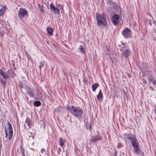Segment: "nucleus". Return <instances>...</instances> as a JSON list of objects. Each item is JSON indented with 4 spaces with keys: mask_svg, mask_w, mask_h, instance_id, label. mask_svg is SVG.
<instances>
[{
    "mask_svg": "<svg viewBox=\"0 0 156 156\" xmlns=\"http://www.w3.org/2000/svg\"><path fill=\"white\" fill-rule=\"evenodd\" d=\"M33 103L34 105L37 107L39 106L41 104V102L39 101H35Z\"/></svg>",
    "mask_w": 156,
    "mask_h": 156,
    "instance_id": "20",
    "label": "nucleus"
},
{
    "mask_svg": "<svg viewBox=\"0 0 156 156\" xmlns=\"http://www.w3.org/2000/svg\"><path fill=\"white\" fill-rule=\"evenodd\" d=\"M114 149L115 150V153L113 155V156H117V150H116V149L115 148H114Z\"/></svg>",
    "mask_w": 156,
    "mask_h": 156,
    "instance_id": "27",
    "label": "nucleus"
},
{
    "mask_svg": "<svg viewBox=\"0 0 156 156\" xmlns=\"http://www.w3.org/2000/svg\"><path fill=\"white\" fill-rule=\"evenodd\" d=\"M36 94L37 95V99L41 100L42 98V94L40 91L37 90L36 91Z\"/></svg>",
    "mask_w": 156,
    "mask_h": 156,
    "instance_id": "13",
    "label": "nucleus"
},
{
    "mask_svg": "<svg viewBox=\"0 0 156 156\" xmlns=\"http://www.w3.org/2000/svg\"><path fill=\"white\" fill-rule=\"evenodd\" d=\"M20 87L21 88H23V85H22L21 84H20Z\"/></svg>",
    "mask_w": 156,
    "mask_h": 156,
    "instance_id": "43",
    "label": "nucleus"
},
{
    "mask_svg": "<svg viewBox=\"0 0 156 156\" xmlns=\"http://www.w3.org/2000/svg\"><path fill=\"white\" fill-rule=\"evenodd\" d=\"M59 143L60 145L62 146L64 144V141L63 140V139L62 137H60L59 139Z\"/></svg>",
    "mask_w": 156,
    "mask_h": 156,
    "instance_id": "23",
    "label": "nucleus"
},
{
    "mask_svg": "<svg viewBox=\"0 0 156 156\" xmlns=\"http://www.w3.org/2000/svg\"><path fill=\"white\" fill-rule=\"evenodd\" d=\"M1 138H0V146H1V145H2V143L1 142Z\"/></svg>",
    "mask_w": 156,
    "mask_h": 156,
    "instance_id": "41",
    "label": "nucleus"
},
{
    "mask_svg": "<svg viewBox=\"0 0 156 156\" xmlns=\"http://www.w3.org/2000/svg\"><path fill=\"white\" fill-rule=\"evenodd\" d=\"M20 149L21 154L24 153H25V149L23 147H20Z\"/></svg>",
    "mask_w": 156,
    "mask_h": 156,
    "instance_id": "24",
    "label": "nucleus"
},
{
    "mask_svg": "<svg viewBox=\"0 0 156 156\" xmlns=\"http://www.w3.org/2000/svg\"><path fill=\"white\" fill-rule=\"evenodd\" d=\"M50 8L55 13L58 14H59L60 11L56 7H55L54 4L52 3H51L50 4Z\"/></svg>",
    "mask_w": 156,
    "mask_h": 156,
    "instance_id": "11",
    "label": "nucleus"
},
{
    "mask_svg": "<svg viewBox=\"0 0 156 156\" xmlns=\"http://www.w3.org/2000/svg\"><path fill=\"white\" fill-rule=\"evenodd\" d=\"M148 66L147 65V64H145V67L146 68V69H148Z\"/></svg>",
    "mask_w": 156,
    "mask_h": 156,
    "instance_id": "31",
    "label": "nucleus"
},
{
    "mask_svg": "<svg viewBox=\"0 0 156 156\" xmlns=\"http://www.w3.org/2000/svg\"><path fill=\"white\" fill-rule=\"evenodd\" d=\"M45 64L44 61H42L40 62L39 69L40 71L41 70V68L44 67Z\"/></svg>",
    "mask_w": 156,
    "mask_h": 156,
    "instance_id": "19",
    "label": "nucleus"
},
{
    "mask_svg": "<svg viewBox=\"0 0 156 156\" xmlns=\"http://www.w3.org/2000/svg\"><path fill=\"white\" fill-rule=\"evenodd\" d=\"M27 94L30 97H34L35 96L34 90L32 88L29 87L27 88Z\"/></svg>",
    "mask_w": 156,
    "mask_h": 156,
    "instance_id": "8",
    "label": "nucleus"
},
{
    "mask_svg": "<svg viewBox=\"0 0 156 156\" xmlns=\"http://www.w3.org/2000/svg\"><path fill=\"white\" fill-rule=\"evenodd\" d=\"M120 51L122 52V55L126 58L128 57L131 54V51L129 48H126L125 49H120Z\"/></svg>",
    "mask_w": 156,
    "mask_h": 156,
    "instance_id": "6",
    "label": "nucleus"
},
{
    "mask_svg": "<svg viewBox=\"0 0 156 156\" xmlns=\"http://www.w3.org/2000/svg\"><path fill=\"white\" fill-rule=\"evenodd\" d=\"M131 33L130 30L128 28H125L122 31V34L126 38L129 37Z\"/></svg>",
    "mask_w": 156,
    "mask_h": 156,
    "instance_id": "5",
    "label": "nucleus"
},
{
    "mask_svg": "<svg viewBox=\"0 0 156 156\" xmlns=\"http://www.w3.org/2000/svg\"><path fill=\"white\" fill-rule=\"evenodd\" d=\"M119 16L117 14L113 15L112 18V22L115 25H117L119 23Z\"/></svg>",
    "mask_w": 156,
    "mask_h": 156,
    "instance_id": "7",
    "label": "nucleus"
},
{
    "mask_svg": "<svg viewBox=\"0 0 156 156\" xmlns=\"http://www.w3.org/2000/svg\"><path fill=\"white\" fill-rule=\"evenodd\" d=\"M122 137L124 139L126 145L138 146L139 143L135 136H132L129 133H126L123 135Z\"/></svg>",
    "mask_w": 156,
    "mask_h": 156,
    "instance_id": "1",
    "label": "nucleus"
},
{
    "mask_svg": "<svg viewBox=\"0 0 156 156\" xmlns=\"http://www.w3.org/2000/svg\"><path fill=\"white\" fill-rule=\"evenodd\" d=\"M61 109H62V107H61L59 106V107H58L56 108H55V110L56 112H58L61 111Z\"/></svg>",
    "mask_w": 156,
    "mask_h": 156,
    "instance_id": "25",
    "label": "nucleus"
},
{
    "mask_svg": "<svg viewBox=\"0 0 156 156\" xmlns=\"http://www.w3.org/2000/svg\"><path fill=\"white\" fill-rule=\"evenodd\" d=\"M109 2H110V3H112V5L114 6V5H115V3L114 2H113V3H112V2H111V1H109Z\"/></svg>",
    "mask_w": 156,
    "mask_h": 156,
    "instance_id": "33",
    "label": "nucleus"
},
{
    "mask_svg": "<svg viewBox=\"0 0 156 156\" xmlns=\"http://www.w3.org/2000/svg\"><path fill=\"white\" fill-rule=\"evenodd\" d=\"M103 98L102 93L101 90H100L98 95L97 96V98L98 101H101Z\"/></svg>",
    "mask_w": 156,
    "mask_h": 156,
    "instance_id": "15",
    "label": "nucleus"
},
{
    "mask_svg": "<svg viewBox=\"0 0 156 156\" xmlns=\"http://www.w3.org/2000/svg\"><path fill=\"white\" fill-rule=\"evenodd\" d=\"M153 23H155V21H153Z\"/></svg>",
    "mask_w": 156,
    "mask_h": 156,
    "instance_id": "45",
    "label": "nucleus"
},
{
    "mask_svg": "<svg viewBox=\"0 0 156 156\" xmlns=\"http://www.w3.org/2000/svg\"><path fill=\"white\" fill-rule=\"evenodd\" d=\"M148 80L149 82L150 83V81H151L153 83L154 85H155L156 83V80L154 79L153 78H149L148 79Z\"/></svg>",
    "mask_w": 156,
    "mask_h": 156,
    "instance_id": "21",
    "label": "nucleus"
},
{
    "mask_svg": "<svg viewBox=\"0 0 156 156\" xmlns=\"http://www.w3.org/2000/svg\"><path fill=\"white\" fill-rule=\"evenodd\" d=\"M0 74L5 79H7L9 76V75H7L1 69L0 70Z\"/></svg>",
    "mask_w": 156,
    "mask_h": 156,
    "instance_id": "12",
    "label": "nucleus"
},
{
    "mask_svg": "<svg viewBox=\"0 0 156 156\" xmlns=\"http://www.w3.org/2000/svg\"><path fill=\"white\" fill-rule=\"evenodd\" d=\"M25 122L27 124V125L29 127H30L31 126V122L30 119L29 118L27 117V118L25 121Z\"/></svg>",
    "mask_w": 156,
    "mask_h": 156,
    "instance_id": "17",
    "label": "nucleus"
},
{
    "mask_svg": "<svg viewBox=\"0 0 156 156\" xmlns=\"http://www.w3.org/2000/svg\"><path fill=\"white\" fill-rule=\"evenodd\" d=\"M0 81L2 85H3L4 87H5L6 84L5 81L3 79H1Z\"/></svg>",
    "mask_w": 156,
    "mask_h": 156,
    "instance_id": "22",
    "label": "nucleus"
},
{
    "mask_svg": "<svg viewBox=\"0 0 156 156\" xmlns=\"http://www.w3.org/2000/svg\"><path fill=\"white\" fill-rule=\"evenodd\" d=\"M18 12V17L20 19H23L25 16H27L28 11L24 8H20Z\"/></svg>",
    "mask_w": 156,
    "mask_h": 156,
    "instance_id": "4",
    "label": "nucleus"
},
{
    "mask_svg": "<svg viewBox=\"0 0 156 156\" xmlns=\"http://www.w3.org/2000/svg\"><path fill=\"white\" fill-rule=\"evenodd\" d=\"M154 112L156 114V106L155 107V109H154Z\"/></svg>",
    "mask_w": 156,
    "mask_h": 156,
    "instance_id": "38",
    "label": "nucleus"
},
{
    "mask_svg": "<svg viewBox=\"0 0 156 156\" xmlns=\"http://www.w3.org/2000/svg\"><path fill=\"white\" fill-rule=\"evenodd\" d=\"M96 18L97 24L98 26L103 25L106 27L107 25L105 16L99 13L96 14Z\"/></svg>",
    "mask_w": 156,
    "mask_h": 156,
    "instance_id": "3",
    "label": "nucleus"
},
{
    "mask_svg": "<svg viewBox=\"0 0 156 156\" xmlns=\"http://www.w3.org/2000/svg\"><path fill=\"white\" fill-rule=\"evenodd\" d=\"M122 45L123 46H126V44L125 43H122Z\"/></svg>",
    "mask_w": 156,
    "mask_h": 156,
    "instance_id": "37",
    "label": "nucleus"
},
{
    "mask_svg": "<svg viewBox=\"0 0 156 156\" xmlns=\"http://www.w3.org/2000/svg\"><path fill=\"white\" fill-rule=\"evenodd\" d=\"M45 151V149L44 148H43L41 149V151L42 153H43V152H44Z\"/></svg>",
    "mask_w": 156,
    "mask_h": 156,
    "instance_id": "34",
    "label": "nucleus"
},
{
    "mask_svg": "<svg viewBox=\"0 0 156 156\" xmlns=\"http://www.w3.org/2000/svg\"><path fill=\"white\" fill-rule=\"evenodd\" d=\"M121 48H122L121 49H126V48H126V46H122V47Z\"/></svg>",
    "mask_w": 156,
    "mask_h": 156,
    "instance_id": "32",
    "label": "nucleus"
},
{
    "mask_svg": "<svg viewBox=\"0 0 156 156\" xmlns=\"http://www.w3.org/2000/svg\"><path fill=\"white\" fill-rule=\"evenodd\" d=\"M60 147H58V153H59L60 152Z\"/></svg>",
    "mask_w": 156,
    "mask_h": 156,
    "instance_id": "36",
    "label": "nucleus"
},
{
    "mask_svg": "<svg viewBox=\"0 0 156 156\" xmlns=\"http://www.w3.org/2000/svg\"><path fill=\"white\" fill-rule=\"evenodd\" d=\"M149 16H150V17H152V19H153V18L152 17V15H151V14L150 13H149Z\"/></svg>",
    "mask_w": 156,
    "mask_h": 156,
    "instance_id": "42",
    "label": "nucleus"
},
{
    "mask_svg": "<svg viewBox=\"0 0 156 156\" xmlns=\"http://www.w3.org/2000/svg\"><path fill=\"white\" fill-rule=\"evenodd\" d=\"M41 10L42 12V10H43V9H41Z\"/></svg>",
    "mask_w": 156,
    "mask_h": 156,
    "instance_id": "47",
    "label": "nucleus"
},
{
    "mask_svg": "<svg viewBox=\"0 0 156 156\" xmlns=\"http://www.w3.org/2000/svg\"><path fill=\"white\" fill-rule=\"evenodd\" d=\"M47 30L48 34L50 35H52V34L53 31V29L52 28L49 27H47Z\"/></svg>",
    "mask_w": 156,
    "mask_h": 156,
    "instance_id": "16",
    "label": "nucleus"
},
{
    "mask_svg": "<svg viewBox=\"0 0 156 156\" xmlns=\"http://www.w3.org/2000/svg\"><path fill=\"white\" fill-rule=\"evenodd\" d=\"M3 13V11L2 10V9H1L0 10V16L2 15Z\"/></svg>",
    "mask_w": 156,
    "mask_h": 156,
    "instance_id": "29",
    "label": "nucleus"
},
{
    "mask_svg": "<svg viewBox=\"0 0 156 156\" xmlns=\"http://www.w3.org/2000/svg\"><path fill=\"white\" fill-rule=\"evenodd\" d=\"M6 133V135L7 136V133Z\"/></svg>",
    "mask_w": 156,
    "mask_h": 156,
    "instance_id": "48",
    "label": "nucleus"
},
{
    "mask_svg": "<svg viewBox=\"0 0 156 156\" xmlns=\"http://www.w3.org/2000/svg\"><path fill=\"white\" fill-rule=\"evenodd\" d=\"M1 147H0V149H1Z\"/></svg>",
    "mask_w": 156,
    "mask_h": 156,
    "instance_id": "49",
    "label": "nucleus"
},
{
    "mask_svg": "<svg viewBox=\"0 0 156 156\" xmlns=\"http://www.w3.org/2000/svg\"><path fill=\"white\" fill-rule=\"evenodd\" d=\"M67 108L69 112L75 117H77L78 118L82 117L83 111L80 108L72 105L68 106Z\"/></svg>",
    "mask_w": 156,
    "mask_h": 156,
    "instance_id": "2",
    "label": "nucleus"
},
{
    "mask_svg": "<svg viewBox=\"0 0 156 156\" xmlns=\"http://www.w3.org/2000/svg\"><path fill=\"white\" fill-rule=\"evenodd\" d=\"M9 125V139L10 140L12 137L13 135V130L12 129V126L9 123H8Z\"/></svg>",
    "mask_w": 156,
    "mask_h": 156,
    "instance_id": "9",
    "label": "nucleus"
},
{
    "mask_svg": "<svg viewBox=\"0 0 156 156\" xmlns=\"http://www.w3.org/2000/svg\"><path fill=\"white\" fill-rule=\"evenodd\" d=\"M41 10L42 12V10H43V9H41Z\"/></svg>",
    "mask_w": 156,
    "mask_h": 156,
    "instance_id": "46",
    "label": "nucleus"
},
{
    "mask_svg": "<svg viewBox=\"0 0 156 156\" xmlns=\"http://www.w3.org/2000/svg\"><path fill=\"white\" fill-rule=\"evenodd\" d=\"M98 86V83H94L92 85V87L93 91H95Z\"/></svg>",
    "mask_w": 156,
    "mask_h": 156,
    "instance_id": "18",
    "label": "nucleus"
},
{
    "mask_svg": "<svg viewBox=\"0 0 156 156\" xmlns=\"http://www.w3.org/2000/svg\"><path fill=\"white\" fill-rule=\"evenodd\" d=\"M134 152L139 154H142L143 155L144 153L139 149V147H133Z\"/></svg>",
    "mask_w": 156,
    "mask_h": 156,
    "instance_id": "14",
    "label": "nucleus"
},
{
    "mask_svg": "<svg viewBox=\"0 0 156 156\" xmlns=\"http://www.w3.org/2000/svg\"><path fill=\"white\" fill-rule=\"evenodd\" d=\"M149 24L151 26L152 25V24L151 23V20H149Z\"/></svg>",
    "mask_w": 156,
    "mask_h": 156,
    "instance_id": "35",
    "label": "nucleus"
},
{
    "mask_svg": "<svg viewBox=\"0 0 156 156\" xmlns=\"http://www.w3.org/2000/svg\"><path fill=\"white\" fill-rule=\"evenodd\" d=\"M149 89L151 90L152 91H154V88L151 86H150L149 87Z\"/></svg>",
    "mask_w": 156,
    "mask_h": 156,
    "instance_id": "28",
    "label": "nucleus"
},
{
    "mask_svg": "<svg viewBox=\"0 0 156 156\" xmlns=\"http://www.w3.org/2000/svg\"><path fill=\"white\" fill-rule=\"evenodd\" d=\"M79 49L81 53H83L84 52V51L83 50V48L82 45L80 46Z\"/></svg>",
    "mask_w": 156,
    "mask_h": 156,
    "instance_id": "26",
    "label": "nucleus"
},
{
    "mask_svg": "<svg viewBox=\"0 0 156 156\" xmlns=\"http://www.w3.org/2000/svg\"><path fill=\"white\" fill-rule=\"evenodd\" d=\"M22 154V155L23 156H25V154L24 153H23V154Z\"/></svg>",
    "mask_w": 156,
    "mask_h": 156,
    "instance_id": "44",
    "label": "nucleus"
},
{
    "mask_svg": "<svg viewBox=\"0 0 156 156\" xmlns=\"http://www.w3.org/2000/svg\"><path fill=\"white\" fill-rule=\"evenodd\" d=\"M149 77H150V76H152V75L151 74L149 73L148 74V76Z\"/></svg>",
    "mask_w": 156,
    "mask_h": 156,
    "instance_id": "40",
    "label": "nucleus"
},
{
    "mask_svg": "<svg viewBox=\"0 0 156 156\" xmlns=\"http://www.w3.org/2000/svg\"><path fill=\"white\" fill-rule=\"evenodd\" d=\"M6 5H4L3 6V8H4V10H5L6 8Z\"/></svg>",
    "mask_w": 156,
    "mask_h": 156,
    "instance_id": "39",
    "label": "nucleus"
},
{
    "mask_svg": "<svg viewBox=\"0 0 156 156\" xmlns=\"http://www.w3.org/2000/svg\"><path fill=\"white\" fill-rule=\"evenodd\" d=\"M101 137L100 135L98 134H97V135H96L95 136H94L91 139L92 141H90V143L92 142H95L97 140H99L101 139Z\"/></svg>",
    "mask_w": 156,
    "mask_h": 156,
    "instance_id": "10",
    "label": "nucleus"
},
{
    "mask_svg": "<svg viewBox=\"0 0 156 156\" xmlns=\"http://www.w3.org/2000/svg\"><path fill=\"white\" fill-rule=\"evenodd\" d=\"M143 82L144 83H147V81L145 79H143Z\"/></svg>",
    "mask_w": 156,
    "mask_h": 156,
    "instance_id": "30",
    "label": "nucleus"
}]
</instances>
